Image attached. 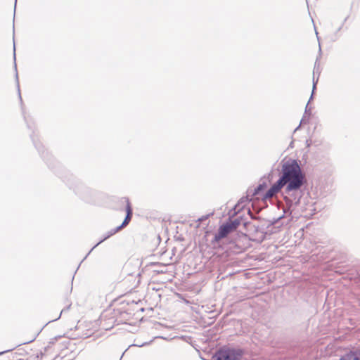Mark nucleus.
Segmentation results:
<instances>
[{"label":"nucleus","mask_w":360,"mask_h":360,"mask_svg":"<svg viewBox=\"0 0 360 360\" xmlns=\"http://www.w3.org/2000/svg\"><path fill=\"white\" fill-rule=\"evenodd\" d=\"M281 165L279 179L265 193L263 198H271L283 188V196L287 205L283 212L285 214H290V208L299 205L305 193L307 179L297 160L284 159L281 161Z\"/></svg>","instance_id":"1"},{"label":"nucleus","mask_w":360,"mask_h":360,"mask_svg":"<svg viewBox=\"0 0 360 360\" xmlns=\"http://www.w3.org/2000/svg\"><path fill=\"white\" fill-rule=\"evenodd\" d=\"M121 201L123 202H125L126 203V216H125V218L124 219V221H122V223L121 224V225L117 226L116 228L115 229H112L111 230H110L109 231H108L103 236V238L100 240L91 250L90 251L88 252V254L86 255V257H84L86 258V257L91 253V252L96 248L97 247L98 245H100L101 243H103V241H105V240H107L108 238H109L110 237H111L112 236L115 235V233H117V232H119L120 231H121L122 229H124L125 226H127L129 223L130 222V221L131 220V218H132V215H133V210H132V207H131V203L129 202V200L128 198L127 197H124L121 199Z\"/></svg>","instance_id":"2"},{"label":"nucleus","mask_w":360,"mask_h":360,"mask_svg":"<svg viewBox=\"0 0 360 360\" xmlns=\"http://www.w3.org/2000/svg\"><path fill=\"white\" fill-rule=\"evenodd\" d=\"M244 352L240 348L222 347L213 356L212 360H240Z\"/></svg>","instance_id":"3"},{"label":"nucleus","mask_w":360,"mask_h":360,"mask_svg":"<svg viewBox=\"0 0 360 360\" xmlns=\"http://www.w3.org/2000/svg\"><path fill=\"white\" fill-rule=\"evenodd\" d=\"M72 188L75 193L84 200H89L91 194V190L82 182H77Z\"/></svg>","instance_id":"4"},{"label":"nucleus","mask_w":360,"mask_h":360,"mask_svg":"<svg viewBox=\"0 0 360 360\" xmlns=\"http://www.w3.org/2000/svg\"><path fill=\"white\" fill-rule=\"evenodd\" d=\"M231 226L226 224V222L222 225H221L217 232L215 233L212 243L214 245L215 243L219 242L221 239L226 238L231 232H232L230 229Z\"/></svg>","instance_id":"5"},{"label":"nucleus","mask_w":360,"mask_h":360,"mask_svg":"<svg viewBox=\"0 0 360 360\" xmlns=\"http://www.w3.org/2000/svg\"><path fill=\"white\" fill-rule=\"evenodd\" d=\"M13 58H14V67H15V70L16 71V73H15V81H16V84H17V88H18V96H19L21 105H22V97H21V94H20V90L18 75V72H17V66H16V63H15V42L13 43ZM22 110L23 117H24V120H25V122L27 123V127L30 128V129H32V124L30 122V120H29L28 117L26 116V115H25V113L24 112L22 106Z\"/></svg>","instance_id":"6"},{"label":"nucleus","mask_w":360,"mask_h":360,"mask_svg":"<svg viewBox=\"0 0 360 360\" xmlns=\"http://www.w3.org/2000/svg\"><path fill=\"white\" fill-rule=\"evenodd\" d=\"M339 360H360V349L349 351L342 355Z\"/></svg>","instance_id":"7"},{"label":"nucleus","mask_w":360,"mask_h":360,"mask_svg":"<svg viewBox=\"0 0 360 360\" xmlns=\"http://www.w3.org/2000/svg\"><path fill=\"white\" fill-rule=\"evenodd\" d=\"M266 188V184L265 182H263L262 184H259L256 188L254 189L249 188L248 190V194H252V196H257L261 193V192L264 191V189Z\"/></svg>","instance_id":"8"},{"label":"nucleus","mask_w":360,"mask_h":360,"mask_svg":"<svg viewBox=\"0 0 360 360\" xmlns=\"http://www.w3.org/2000/svg\"><path fill=\"white\" fill-rule=\"evenodd\" d=\"M309 103H310V101H309L307 104V105H306V107H305V110H304V115H307L309 117L311 115V108L309 107ZM304 117H305V115L303 116V117L302 118V120L300 121V125L295 128L294 131H296L297 130H298L300 128L301 124L306 123V122L304 121Z\"/></svg>","instance_id":"9"},{"label":"nucleus","mask_w":360,"mask_h":360,"mask_svg":"<svg viewBox=\"0 0 360 360\" xmlns=\"http://www.w3.org/2000/svg\"><path fill=\"white\" fill-rule=\"evenodd\" d=\"M240 221L241 220L240 218H236L233 220L229 219V221L226 222V224L231 226L230 229L233 231L238 227V226L240 224Z\"/></svg>","instance_id":"10"},{"label":"nucleus","mask_w":360,"mask_h":360,"mask_svg":"<svg viewBox=\"0 0 360 360\" xmlns=\"http://www.w3.org/2000/svg\"><path fill=\"white\" fill-rule=\"evenodd\" d=\"M319 56L316 58V60L315 61V64H314V75L316 74V73H318L319 75L320 74V71H319V68H320V64H319V58H321V44H320V42L319 43Z\"/></svg>","instance_id":"11"},{"label":"nucleus","mask_w":360,"mask_h":360,"mask_svg":"<svg viewBox=\"0 0 360 360\" xmlns=\"http://www.w3.org/2000/svg\"><path fill=\"white\" fill-rule=\"evenodd\" d=\"M31 138L32 139V141L34 143V145L35 146V148L37 149V150L39 151V153H41V155L45 158L44 156V151L42 150L43 149V146L40 143H37L35 140H34V138L33 136V135H31Z\"/></svg>","instance_id":"12"},{"label":"nucleus","mask_w":360,"mask_h":360,"mask_svg":"<svg viewBox=\"0 0 360 360\" xmlns=\"http://www.w3.org/2000/svg\"><path fill=\"white\" fill-rule=\"evenodd\" d=\"M347 18H345V20H344L343 22H342V25L338 27V30H337L336 33L335 34V35L332 37V40H333V41H336V40L338 39V36L337 33H338V32H340V31L342 30V27H343V25H344V23H345V22L347 20Z\"/></svg>","instance_id":"13"},{"label":"nucleus","mask_w":360,"mask_h":360,"mask_svg":"<svg viewBox=\"0 0 360 360\" xmlns=\"http://www.w3.org/2000/svg\"><path fill=\"white\" fill-rule=\"evenodd\" d=\"M317 82H318V79L316 80H315V78L314 77H313L312 93H311V96L309 98V101H311L313 99L314 94V91L316 90V88Z\"/></svg>","instance_id":"14"},{"label":"nucleus","mask_w":360,"mask_h":360,"mask_svg":"<svg viewBox=\"0 0 360 360\" xmlns=\"http://www.w3.org/2000/svg\"><path fill=\"white\" fill-rule=\"evenodd\" d=\"M250 195V194H248V195H247V196H245V197H242V198H240V200H239V202H238V205H236V207L237 206H240V204L244 203V202H249V201H250V199H249V198H248V195Z\"/></svg>","instance_id":"15"},{"label":"nucleus","mask_w":360,"mask_h":360,"mask_svg":"<svg viewBox=\"0 0 360 360\" xmlns=\"http://www.w3.org/2000/svg\"><path fill=\"white\" fill-rule=\"evenodd\" d=\"M248 213L252 219H260L259 217H257L255 214H253L250 209L248 210Z\"/></svg>","instance_id":"16"},{"label":"nucleus","mask_w":360,"mask_h":360,"mask_svg":"<svg viewBox=\"0 0 360 360\" xmlns=\"http://www.w3.org/2000/svg\"><path fill=\"white\" fill-rule=\"evenodd\" d=\"M149 343H150V342H143V343H142V344H140V343H138V344H132V345H129V347H133V346H136V347H143V346H145V345H149Z\"/></svg>","instance_id":"17"},{"label":"nucleus","mask_w":360,"mask_h":360,"mask_svg":"<svg viewBox=\"0 0 360 360\" xmlns=\"http://www.w3.org/2000/svg\"><path fill=\"white\" fill-rule=\"evenodd\" d=\"M209 217H210V214L202 216V217L198 219V221H203L207 219Z\"/></svg>","instance_id":"18"},{"label":"nucleus","mask_w":360,"mask_h":360,"mask_svg":"<svg viewBox=\"0 0 360 360\" xmlns=\"http://www.w3.org/2000/svg\"><path fill=\"white\" fill-rule=\"evenodd\" d=\"M166 271H167L165 269H160V270H157V272L161 273V274L165 273Z\"/></svg>","instance_id":"19"},{"label":"nucleus","mask_w":360,"mask_h":360,"mask_svg":"<svg viewBox=\"0 0 360 360\" xmlns=\"http://www.w3.org/2000/svg\"><path fill=\"white\" fill-rule=\"evenodd\" d=\"M44 355V353L40 352V354H38L37 356L38 358H39V357H40V358H42Z\"/></svg>","instance_id":"20"},{"label":"nucleus","mask_w":360,"mask_h":360,"mask_svg":"<svg viewBox=\"0 0 360 360\" xmlns=\"http://www.w3.org/2000/svg\"><path fill=\"white\" fill-rule=\"evenodd\" d=\"M8 351H10V349H8V350H6V351L1 352H0V355L3 354H4V353H6V352H8Z\"/></svg>","instance_id":"21"},{"label":"nucleus","mask_w":360,"mask_h":360,"mask_svg":"<svg viewBox=\"0 0 360 360\" xmlns=\"http://www.w3.org/2000/svg\"><path fill=\"white\" fill-rule=\"evenodd\" d=\"M34 339H35V338H33L32 340H29V341H27V342H24L23 344L29 343V342H32V341H34Z\"/></svg>","instance_id":"22"},{"label":"nucleus","mask_w":360,"mask_h":360,"mask_svg":"<svg viewBox=\"0 0 360 360\" xmlns=\"http://www.w3.org/2000/svg\"><path fill=\"white\" fill-rule=\"evenodd\" d=\"M157 265L161 266L163 268H165V266H166L165 264H159V263Z\"/></svg>","instance_id":"23"},{"label":"nucleus","mask_w":360,"mask_h":360,"mask_svg":"<svg viewBox=\"0 0 360 360\" xmlns=\"http://www.w3.org/2000/svg\"><path fill=\"white\" fill-rule=\"evenodd\" d=\"M127 349H127L123 352V354H122V356H121V357H120V360H121V359H122V358L123 355H124V353L127 351Z\"/></svg>","instance_id":"24"},{"label":"nucleus","mask_w":360,"mask_h":360,"mask_svg":"<svg viewBox=\"0 0 360 360\" xmlns=\"http://www.w3.org/2000/svg\"><path fill=\"white\" fill-rule=\"evenodd\" d=\"M316 37H317L318 40L319 41V37H318V32H317L316 31Z\"/></svg>","instance_id":"25"},{"label":"nucleus","mask_w":360,"mask_h":360,"mask_svg":"<svg viewBox=\"0 0 360 360\" xmlns=\"http://www.w3.org/2000/svg\"><path fill=\"white\" fill-rule=\"evenodd\" d=\"M65 310H66L65 309H64L61 310L60 314H61L63 311H65Z\"/></svg>","instance_id":"26"},{"label":"nucleus","mask_w":360,"mask_h":360,"mask_svg":"<svg viewBox=\"0 0 360 360\" xmlns=\"http://www.w3.org/2000/svg\"><path fill=\"white\" fill-rule=\"evenodd\" d=\"M59 318H60V315L58 316V317H57V319H55V321H57V319H59Z\"/></svg>","instance_id":"27"},{"label":"nucleus","mask_w":360,"mask_h":360,"mask_svg":"<svg viewBox=\"0 0 360 360\" xmlns=\"http://www.w3.org/2000/svg\"><path fill=\"white\" fill-rule=\"evenodd\" d=\"M59 318H60V315L58 316V317H57V319H55V321H57V319H59Z\"/></svg>","instance_id":"28"},{"label":"nucleus","mask_w":360,"mask_h":360,"mask_svg":"<svg viewBox=\"0 0 360 360\" xmlns=\"http://www.w3.org/2000/svg\"><path fill=\"white\" fill-rule=\"evenodd\" d=\"M59 318H60V315L58 316V317H57V319H55V321H57V319H59Z\"/></svg>","instance_id":"29"},{"label":"nucleus","mask_w":360,"mask_h":360,"mask_svg":"<svg viewBox=\"0 0 360 360\" xmlns=\"http://www.w3.org/2000/svg\"><path fill=\"white\" fill-rule=\"evenodd\" d=\"M70 307V305L68 306L66 309H68Z\"/></svg>","instance_id":"30"},{"label":"nucleus","mask_w":360,"mask_h":360,"mask_svg":"<svg viewBox=\"0 0 360 360\" xmlns=\"http://www.w3.org/2000/svg\"><path fill=\"white\" fill-rule=\"evenodd\" d=\"M17 0H15V6L16 5Z\"/></svg>","instance_id":"31"}]
</instances>
